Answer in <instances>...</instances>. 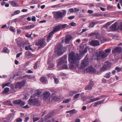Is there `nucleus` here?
I'll use <instances>...</instances> for the list:
<instances>
[{
	"mask_svg": "<svg viewBox=\"0 0 122 122\" xmlns=\"http://www.w3.org/2000/svg\"><path fill=\"white\" fill-rule=\"evenodd\" d=\"M111 49L109 48L105 50L104 51H101L95 53L93 55V58L94 60L99 61L103 59L107 56L108 54L111 52Z\"/></svg>",
	"mask_w": 122,
	"mask_h": 122,
	"instance_id": "nucleus-1",
	"label": "nucleus"
},
{
	"mask_svg": "<svg viewBox=\"0 0 122 122\" xmlns=\"http://www.w3.org/2000/svg\"><path fill=\"white\" fill-rule=\"evenodd\" d=\"M80 60L78 54L74 52H70L68 54V61L71 63H73L78 66Z\"/></svg>",
	"mask_w": 122,
	"mask_h": 122,
	"instance_id": "nucleus-2",
	"label": "nucleus"
},
{
	"mask_svg": "<svg viewBox=\"0 0 122 122\" xmlns=\"http://www.w3.org/2000/svg\"><path fill=\"white\" fill-rule=\"evenodd\" d=\"M67 55H65L59 60L57 65L58 67H59L60 65H62V66L63 69L68 68V66L67 65Z\"/></svg>",
	"mask_w": 122,
	"mask_h": 122,
	"instance_id": "nucleus-3",
	"label": "nucleus"
},
{
	"mask_svg": "<svg viewBox=\"0 0 122 122\" xmlns=\"http://www.w3.org/2000/svg\"><path fill=\"white\" fill-rule=\"evenodd\" d=\"M88 60V57L86 56L83 60L81 61L80 66L79 67L78 66V68L80 69H81L88 66L89 65Z\"/></svg>",
	"mask_w": 122,
	"mask_h": 122,
	"instance_id": "nucleus-4",
	"label": "nucleus"
},
{
	"mask_svg": "<svg viewBox=\"0 0 122 122\" xmlns=\"http://www.w3.org/2000/svg\"><path fill=\"white\" fill-rule=\"evenodd\" d=\"M66 11L65 10H63L62 11L57 12L54 14L55 17L57 19H61L64 15H66Z\"/></svg>",
	"mask_w": 122,
	"mask_h": 122,
	"instance_id": "nucleus-5",
	"label": "nucleus"
},
{
	"mask_svg": "<svg viewBox=\"0 0 122 122\" xmlns=\"http://www.w3.org/2000/svg\"><path fill=\"white\" fill-rule=\"evenodd\" d=\"M35 96L34 95L31 96V98L29 100L28 104L30 105H35L38 103L39 100L38 99L35 98L32 99V98H34Z\"/></svg>",
	"mask_w": 122,
	"mask_h": 122,
	"instance_id": "nucleus-6",
	"label": "nucleus"
},
{
	"mask_svg": "<svg viewBox=\"0 0 122 122\" xmlns=\"http://www.w3.org/2000/svg\"><path fill=\"white\" fill-rule=\"evenodd\" d=\"M118 24V22H117L112 24V25L109 27L110 30H109V31H113L119 30V27H118V26L117 27Z\"/></svg>",
	"mask_w": 122,
	"mask_h": 122,
	"instance_id": "nucleus-7",
	"label": "nucleus"
},
{
	"mask_svg": "<svg viewBox=\"0 0 122 122\" xmlns=\"http://www.w3.org/2000/svg\"><path fill=\"white\" fill-rule=\"evenodd\" d=\"M45 39L44 38L39 40L36 43L35 45L36 46H39V48H40L41 47H44V44L45 42Z\"/></svg>",
	"mask_w": 122,
	"mask_h": 122,
	"instance_id": "nucleus-8",
	"label": "nucleus"
},
{
	"mask_svg": "<svg viewBox=\"0 0 122 122\" xmlns=\"http://www.w3.org/2000/svg\"><path fill=\"white\" fill-rule=\"evenodd\" d=\"M26 82L25 80H24L21 82H18L15 85V88H21L25 85Z\"/></svg>",
	"mask_w": 122,
	"mask_h": 122,
	"instance_id": "nucleus-9",
	"label": "nucleus"
},
{
	"mask_svg": "<svg viewBox=\"0 0 122 122\" xmlns=\"http://www.w3.org/2000/svg\"><path fill=\"white\" fill-rule=\"evenodd\" d=\"M65 49V48L61 46H58L57 50V52L59 56L62 54L65 51H64Z\"/></svg>",
	"mask_w": 122,
	"mask_h": 122,
	"instance_id": "nucleus-10",
	"label": "nucleus"
},
{
	"mask_svg": "<svg viewBox=\"0 0 122 122\" xmlns=\"http://www.w3.org/2000/svg\"><path fill=\"white\" fill-rule=\"evenodd\" d=\"M51 95V93L49 91H46L44 92L42 95V99L46 100L49 98Z\"/></svg>",
	"mask_w": 122,
	"mask_h": 122,
	"instance_id": "nucleus-11",
	"label": "nucleus"
},
{
	"mask_svg": "<svg viewBox=\"0 0 122 122\" xmlns=\"http://www.w3.org/2000/svg\"><path fill=\"white\" fill-rule=\"evenodd\" d=\"M13 104L17 105H20V106H22L25 104V103L23 102L20 100H18L13 101Z\"/></svg>",
	"mask_w": 122,
	"mask_h": 122,
	"instance_id": "nucleus-12",
	"label": "nucleus"
},
{
	"mask_svg": "<svg viewBox=\"0 0 122 122\" xmlns=\"http://www.w3.org/2000/svg\"><path fill=\"white\" fill-rule=\"evenodd\" d=\"M94 85L93 81H90L89 84L85 87V90H91L92 89Z\"/></svg>",
	"mask_w": 122,
	"mask_h": 122,
	"instance_id": "nucleus-13",
	"label": "nucleus"
},
{
	"mask_svg": "<svg viewBox=\"0 0 122 122\" xmlns=\"http://www.w3.org/2000/svg\"><path fill=\"white\" fill-rule=\"evenodd\" d=\"M61 26L59 25L55 26L53 28V30L51 32L54 34L55 33L57 32L60 30Z\"/></svg>",
	"mask_w": 122,
	"mask_h": 122,
	"instance_id": "nucleus-14",
	"label": "nucleus"
},
{
	"mask_svg": "<svg viewBox=\"0 0 122 122\" xmlns=\"http://www.w3.org/2000/svg\"><path fill=\"white\" fill-rule=\"evenodd\" d=\"M14 115L13 113L8 114L6 118V119L8 122H11L14 118Z\"/></svg>",
	"mask_w": 122,
	"mask_h": 122,
	"instance_id": "nucleus-15",
	"label": "nucleus"
},
{
	"mask_svg": "<svg viewBox=\"0 0 122 122\" xmlns=\"http://www.w3.org/2000/svg\"><path fill=\"white\" fill-rule=\"evenodd\" d=\"M90 44L94 46H98L100 45L99 42L97 40H92L90 42Z\"/></svg>",
	"mask_w": 122,
	"mask_h": 122,
	"instance_id": "nucleus-16",
	"label": "nucleus"
},
{
	"mask_svg": "<svg viewBox=\"0 0 122 122\" xmlns=\"http://www.w3.org/2000/svg\"><path fill=\"white\" fill-rule=\"evenodd\" d=\"M53 34H54L51 32L46 35V40L48 42L51 40V38L52 37Z\"/></svg>",
	"mask_w": 122,
	"mask_h": 122,
	"instance_id": "nucleus-17",
	"label": "nucleus"
},
{
	"mask_svg": "<svg viewBox=\"0 0 122 122\" xmlns=\"http://www.w3.org/2000/svg\"><path fill=\"white\" fill-rule=\"evenodd\" d=\"M122 48L120 47H117L114 48L112 51V53L117 52H119L121 51Z\"/></svg>",
	"mask_w": 122,
	"mask_h": 122,
	"instance_id": "nucleus-18",
	"label": "nucleus"
},
{
	"mask_svg": "<svg viewBox=\"0 0 122 122\" xmlns=\"http://www.w3.org/2000/svg\"><path fill=\"white\" fill-rule=\"evenodd\" d=\"M86 71L88 72H94L96 71L94 68L92 66H89L86 68Z\"/></svg>",
	"mask_w": 122,
	"mask_h": 122,
	"instance_id": "nucleus-19",
	"label": "nucleus"
},
{
	"mask_svg": "<svg viewBox=\"0 0 122 122\" xmlns=\"http://www.w3.org/2000/svg\"><path fill=\"white\" fill-rule=\"evenodd\" d=\"M71 38V35H67L66 36L65 40V42L66 43V44H68Z\"/></svg>",
	"mask_w": 122,
	"mask_h": 122,
	"instance_id": "nucleus-20",
	"label": "nucleus"
},
{
	"mask_svg": "<svg viewBox=\"0 0 122 122\" xmlns=\"http://www.w3.org/2000/svg\"><path fill=\"white\" fill-rule=\"evenodd\" d=\"M47 62L49 64L48 68L51 70V68H53L54 66V64L53 63H51V61L50 59H49L47 60Z\"/></svg>",
	"mask_w": 122,
	"mask_h": 122,
	"instance_id": "nucleus-21",
	"label": "nucleus"
},
{
	"mask_svg": "<svg viewBox=\"0 0 122 122\" xmlns=\"http://www.w3.org/2000/svg\"><path fill=\"white\" fill-rule=\"evenodd\" d=\"M94 98V97L92 96H88L87 97V98L90 99H91V100L89 101L88 102V103H89L97 101L96 99V98Z\"/></svg>",
	"mask_w": 122,
	"mask_h": 122,
	"instance_id": "nucleus-22",
	"label": "nucleus"
},
{
	"mask_svg": "<svg viewBox=\"0 0 122 122\" xmlns=\"http://www.w3.org/2000/svg\"><path fill=\"white\" fill-rule=\"evenodd\" d=\"M99 22L98 21H96L92 22L90 24V25L89 26V27H93L94 25L99 23Z\"/></svg>",
	"mask_w": 122,
	"mask_h": 122,
	"instance_id": "nucleus-23",
	"label": "nucleus"
},
{
	"mask_svg": "<svg viewBox=\"0 0 122 122\" xmlns=\"http://www.w3.org/2000/svg\"><path fill=\"white\" fill-rule=\"evenodd\" d=\"M25 55L30 58H32L34 56V55L29 51H26L25 53Z\"/></svg>",
	"mask_w": 122,
	"mask_h": 122,
	"instance_id": "nucleus-24",
	"label": "nucleus"
},
{
	"mask_svg": "<svg viewBox=\"0 0 122 122\" xmlns=\"http://www.w3.org/2000/svg\"><path fill=\"white\" fill-rule=\"evenodd\" d=\"M108 67V66L105 64H104V65L100 69V71H106Z\"/></svg>",
	"mask_w": 122,
	"mask_h": 122,
	"instance_id": "nucleus-25",
	"label": "nucleus"
},
{
	"mask_svg": "<svg viewBox=\"0 0 122 122\" xmlns=\"http://www.w3.org/2000/svg\"><path fill=\"white\" fill-rule=\"evenodd\" d=\"M9 2L11 5L14 7H16L18 6V5L17 4L16 2L15 1H10Z\"/></svg>",
	"mask_w": 122,
	"mask_h": 122,
	"instance_id": "nucleus-26",
	"label": "nucleus"
},
{
	"mask_svg": "<svg viewBox=\"0 0 122 122\" xmlns=\"http://www.w3.org/2000/svg\"><path fill=\"white\" fill-rule=\"evenodd\" d=\"M105 99L102 100L98 101L95 103L94 106L95 107L97 106V105H99L100 104L102 103L105 100Z\"/></svg>",
	"mask_w": 122,
	"mask_h": 122,
	"instance_id": "nucleus-27",
	"label": "nucleus"
},
{
	"mask_svg": "<svg viewBox=\"0 0 122 122\" xmlns=\"http://www.w3.org/2000/svg\"><path fill=\"white\" fill-rule=\"evenodd\" d=\"M114 22V21H110L107 22L105 25L103 26L104 27H105L106 29H107L108 27L111 24L113 23Z\"/></svg>",
	"mask_w": 122,
	"mask_h": 122,
	"instance_id": "nucleus-28",
	"label": "nucleus"
},
{
	"mask_svg": "<svg viewBox=\"0 0 122 122\" xmlns=\"http://www.w3.org/2000/svg\"><path fill=\"white\" fill-rule=\"evenodd\" d=\"M87 47H86L83 51H80V54L81 55H84L87 52Z\"/></svg>",
	"mask_w": 122,
	"mask_h": 122,
	"instance_id": "nucleus-29",
	"label": "nucleus"
},
{
	"mask_svg": "<svg viewBox=\"0 0 122 122\" xmlns=\"http://www.w3.org/2000/svg\"><path fill=\"white\" fill-rule=\"evenodd\" d=\"M3 104L5 105H9L10 106H12V104L11 101H7L4 102L3 103Z\"/></svg>",
	"mask_w": 122,
	"mask_h": 122,
	"instance_id": "nucleus-30",
	"label": "nucleus"
},
{
	"mask_svg": "<svg viewBox=\"0 0 122 122\" xmlns=\"http://www.w3.org/2000/svg\"><path fill=\"white\" fill-rule=\"evenodd\" d=\"M24 77H27V78L29 79H31L34 78L35 77V76L31 75H26L23 76Z\"/></svg>",
	"mask_w": 122,
	"mask_h": 122,
	"instance_id": "nucleus-31",
	"label": "nucleus"
},
{
	"mask_svg": "<svg viewBox=\"0 0 122 122\" xmlns=\"http://www.w3.org/2000/svg\"><path fill=\"white\" fill-rule=\"evenodd\" d=\"M59 25L61 26V29H64L66 27H69V26L66 24H65L62 25L61 24H60Z\"/></svg>",
	"mask_w": 122,
	"mask_h": 122,
	"instance_id": "nucleus-32",
	"label": "nucleus"
},
{
	"mask_svg": "<svg viewBox=\"0 0 122 122\" xmlns=\"http://www.w3.org/2000/svg\"><path fill=\"white\" fill-rule=\"evenodd\" d=\"M46 80L47 78L46 77H42L40 78V81L43 83H45Z\"/></svg>",
	"mask_w": 122,
	"mask_h": 122,
	"instance_id": "nucleus-33",
	"label": "nucleus"
},
{
	"mask_svg": "<svg viewBox=\"0 0 122 122\" xmlns=\"http://www.w3.org/2000/svg\"><path fill=\"white\" fill-rule=\"evenodd\" d=\"M20 12V11L19 10H17L15 11L14 13L12 14V16H14L15 15H18L19 14Z\"/></svg>",
	"mask_w": 122,
	"mask_h": 122,
	"instance_id": "nucleus-34",
	"label": "nucleus"
},
{
	"mask_svg": "<svg viewBox=\"0 0 122 122\" xmlns=\"http://www.w3.org/2000/svg\"><path fill=\"white\" fill-rule=\"evenodd\" d=\"M17 44L18 46L19 47H21L22 46V44L23 42L21 40H19L17 42Z\"/></svg>",
	"mask_w": 122,
	"mask_h": 122,
	"instance_id": "nucleus-35",
	"label": "nucleus"
},
{
	"mask_svg": "<svg viewBox=\"0 0 122 122\" xmlns=\"http://www.w3.org/2000/svg\"><path fill=\"white\" fill-rule=\"evenodd\" d=\"M9 90L10 89L9 88L6 87L5 88L3 93H8L9 92Z\"/></svg>",
	"mask_w": 122,
	"mask_h": 122,
	"instance_id": "nucleus-36",
	"label": "nucleus"
},
{
	"mask_svg": "<svg viewBox=\"0 0 122 122\" xmlns=\"http://www.w3.org/2000/svg\"><path fill=\"white\" fill-rule=\"evenodd\" d=\"M53 79H54L55 83L57 84L58 83L59 81V80L57 78H56L55 76H54L53 77Z\"/></svg>",
	"mask_w": 122,
	"mask_h": 122,
	"instance_id": "nucleus-37",
	"label": "nucleus"
},
{
	"mask_svg": "<svg viewBox=\"0 0 122 122\" xmlns=\"http://www.w3.org/2000/svg\"><path fill=\"white\" fill-rule=\"evenodd\" d=\"M78 92V91L76 90L71 91L70 92V95L71 96H72L74 94L77 93Z\"/></svg>",
	"mask_w": 122,
	"mask_h": 122,
	"instance_id": "nucleus-38",
	"label": "nucleus"
},
{
	"mask_svg": "<svg viewBox=\"0 0 122 122\" xmlns=\"http://www.w3.org/2000/svg\"><path fill=\"white\" fill-rule=\"evenodd\" d=\"M111 73L110 72H109L108 73H107L104 76V77L107 78H109L110 76Z\"/></svg>",
	"mask_w": 122,
	"mask_h": 122,
	"instance_id": "nucleus-39",
	"label": "nucleus"
},
{
	"mask_svg": "<svg viewBox=\"0 0 122 122\" xmlns=\"http://www.w3.org/2000/svg\"><path fill=\"white\" fill-rule=\"evenodd\" d=\"M40 63V61H37L34 65V68L36 69L37 68V65L39 64Z\"/></svg>",
	"mask_w": 122,
	"mask_h": 122,
	"instance_id": "nucleus-40",
	"label": "nucleus"
},
{
	"mask_svg": "<svg viewBox=\"0 0 122 122\" xmlns=\"http://www.w3.org/2000/svg\"><path fill=\"white\" fill-rule=\"evenodd\" d=\"M80 94L79 93H78L77 94H76L73 97V99L74 100H76V99L78 98L79 97L80 95Z\"/></svg>",
	"mask_w": 122,
	"mask_h": 122,
	"instance_id": "nucleus-41",
	"label": "nucleus"
},
{
	"mask_svg": "<svg viewBox=\"0 0 122 122\" xmlns=\"http://www.w3.org/2000/svg\"><path fill=\"white\" fill-rule=\"evenodd\" d=\"M41 94V92L39 90H37L36 91V93H35L36 96L38 97Z\"/></svg>",
	"mask_w": 122,
	"mask_h": 122,
	"instance_id": "nucleus-42",
	"label": "nucleus"
},
{
	"mask_svg": "<svg viewBox=\"0 0 122 122\" xmlns=\"http://www.w3.org/2000/svg\"><path fill=\"white\" fill-rule=\"evenodd\" d=\"M104 96H100L98 97L95 98L96 100L97 101L98 100H99L101 99H102L104 98Z\"/></svg>",
	"mask_w": 122,
	"mask_h": 122,
	"instance_id": "nucleus-43",
	"label": "nucleus"
},
{
	"mask_svg": "<svg viewBox=\"0 0 122 122\" xmlns=\"http://www.w3.org/2000/svg\"><path fill=\"white\" fill-rule=\"evenodd\" d=\"M71 100V99H66L64 101H63L62 102H63V103H68Z\"/></svg>",
	"mask_w": 122,
	"mask_h": 122,
	"instance_id": "nucleus-44",
	"label": "nucleus"
},
{
	"mask_svg": "<svg viewBox=\"0 0 122 122\" xmlns=\"http://www.w3.org/2000/svg\"><path fill=\"white\" fill-rule=\"evenodd\" d=\"M60 4H57L56 5H55L53 6H50V8H58L60 6Z\"/></svg>",
	"mask_w": 122,
	"mask_h": 122,
	"instance_id": "nucleus-45",
	"label": "nucleus"
},
{
	"mask_svg": "<svg viewBox=\"0 0 122 122\" xmlns=\"http://www.w3.org/2000/svg\"><path fill=\"white\" fill-rule=\"evenodd\" d=\"M4 52L6 53H8L9 52V50L6 47H4L3 49Z\"/></svg>",
	"mask_w": 122,
	"mask_h": 122,
	"instance_id": "nucleus-46",
	"label": "nucleus"
},
{
	"mask_svg": "<svg viewBox=\"0 0 122 122\" xmlns=\"http://www.w3.org/2000/svg\"><path fill=\"white\" fill-rule=\"evenodd\" d=\"M22 121V119L20 118H17L15 119V121L16 122H21Z\"/></svg>",
	"mask_w": 122,
	"mask_h": 122,
	"instance_id": "nucleus-47",
	"label": "nucleus"
},
{
	"mask_svg": "<svg viewBox=\"0 0 122 122\" xmlns=\"http://www.w3.org/2000/svg\"><path fill=\"white\" fill-rule=\"evenodd\" d=\"M32 119L33 122H35L38 120L39 119V118L38 117H34Z\"/></svg>",
	"mask_w": 122,
	"mask_h": 122,
	"instance_id": "nucleus-48",
	"label": "nucleus"
},
{
	"mask_svg": "<svg viewBox=\"0 0 122 122\" xmlns=\"http://www.w3.org/2000/svg\"><path fill=\"white\" fill-rule=\"evenodd\" d=\"M37 0H33L31 1L30 3V5H32V4H36L37 2L36 1Z\"/></svg>",
	"mask_w": 122,
	"mask_h": 122,
	"instance_id": "nucleus-49",
	"label": "nucleus"
},
{
	"mask_svg": "<svg viewBox=\"0 0 122 122\" xmlns=\"http://www.w3.org/2000/svg\"><path fill=\"white\" fill-rule=\"evenodd\" d=\"M69 24L72 26H75L76 25V24L73 22H71Z\"/></svg>",
	"mask_w": 122,
	"mask_h": 122,
	"instance_id": "nucleus-50",
	"label": "nucleus"
},
{
	"mask_svg": "<svg viewBox=\"0 0 122 122\" xmlns=\"http://www.w3.org/2000/svg\"><path fill=\"white\" fill-rule=\"evenodd\" d=\"M72 64V63H70V64H69V68L71 69H73L74 68V66Z\"/></svg>",
	"mask_w": 122,
	"mask_h": 122,
	"instance_id": "nucleus-51",
	"label": "nucleus"
},
{
	"mask_svg": "<svg viewBox=\"0 0 122 122\" xmlns=\"http://www.w3.org/2000/svg\"><path fill=\"white\" fill-rule=\"evenodd\" d=\"M120 68L118 67H117L115 68V70L117 71L118 72H119L121 71Z\"/></svg>",
	"mask_w": 122,
	"mask_h": 122,
	"instance_id": "nucleus-52",
	"label": "nucleus"
},
{
	"mask_svg": "<svg viewBox=\"0 0 122 122\" xmlns=\"http://www.w3.org/2000/svg\"><path fill=\"white\" fill-rule=\"evenodd\" d=\"M80 9L76 8H74V12L76 13L79 11Z\"/></svg>",
	"mask_w": 122,
	"mask_h": 122,
	"instance_id": "nucleus-53",
	"label": "nucleus"
},
{
	"mask_svg": "<svg viewBox=\"0 0 122 122\" xmlns=\"http://www.w3.org/2000/svg\"><path fill=\"white\" fill-rule=\"evenodd\" d=\"M103 16L105 17H110V15L108 14L105 13L103 14Z\"/></svg>",
	"mask_w": 122,
	"mask_h": 122,
	"instance_id": "nucleus-54",
	"label": "nucleus"
},
{
	"mask_svg": "<svg viewBox=\"0 0 122 122\" xmlns=\"http://www.w3.org/2000/svg\"><path fill=\"white\" fill-rule=\"evenodd\" d=\"M92 16L94 17H99V14L97 13H94L92 14Z\"/></svg>",
	"mask_w": 122,
	"mask_h": 122,
	"instance_id": "nucleus-55",
	"label": "nucleus"
},
{
	"mask_svg": "<svg viewBox=\"0 0 122 122\" xmlns=\"http://www.w3.org/2000/svg\"><path fill=\"white\" fill-rule=\"evenodd\" d=\"M9 30L13 32H15V30L14 29L13 27L12 26H10L9 29Z\"/></svg>",
	"mask_w": 122,
	"mask_h": 122,
	"instance_id": "nucleus-56",
	"label": "nucleus"
},
{
	"mask_svg": "<svg viewBox=\"0 0 122 122\" xmlns=\"http://www.w3.org/2000/svg\"><path fill=\"white\" fill-rule=\"evenodd\" d=\"M31 20L32 21L35 22L36 21V17L35 16H32V17L31 18Z\"/></svg>",
	"mask_w": 122,
	"mask_h": 122,
	"instance_id": "nucleus-57",
	"label": "nucleus"
},
{
	"mask_svg": "<svg viewBox=\"0 0 122 122\" xmlns=\"http://www.w3.org/2000/svg\"><path fill=\"white\" fill-rule=\"evenodd\" d=\"M70 112L73 114L76 113V110L75 109H73L70 111Z\"/></svg>",
	"mask_w": 122,
	"mask_h": 122,
	"instance_id": "nucleus-58",
	"label": "nucleus"
},
{
	"mask_svg": "<svg viewBox=\"0 0 122 122\" xmlns=\"http://www.w3.org/2000/svg\"><path fill=\"white\" fill-rule=\"evenodd\" d=\"M26 72L28 73H33V71L31 70H29L28 71H26Z\"/></svg>",
	"mask_w": 122,
	"mask_h": 122,
	"instance_id": "nucleus-59",
	"label": "nucleus"
},
{
	"mask_svg": "<svg viewBox=\"0 0 122 122\" xmlns=\"http://www.w3.org/2000/svg\"><path fill=\"white\" fill-rule=\"evenodd\" d=\"M5 118H3L2 119L1 122H8L7 120H6Z\"/></svg>",
	"mask_w": 122,
	"mask_h": 122,
	"instance_id": "nucleus-60",
	"label": "nucleus"
},
{
	"mask_svg": "<svg viewBox=\"0 0 122 122\" xmlns=\"http://www.w3.org/2000/svg\"><path fill=\"white\" fill-rule=\"evenodd\" d=\"M22 52H21L20 53H18L17 54L16 56V57L17 58L19 57L22 54Z\"/></svg>",
	"mask_w": 122,
	"mask_h": 122,
	"instance_id": "nucleus-61",
	"label": "nucleus"
},
{
	"mask_svg": "<svg viewBox=\"0 0 122 122\" xmlns=\"http://www.w3.org/2000/svg\"><path fill=\"white\" fill-rule=\"evenodd\" d=\"M24 29H30V25H27L25 26Z\"/></svg>",
	"mask_w": 122,
	"mask_h": 122,
	"instance_id": "nucleus-62",
	"label": "nucleus"
},
{
	"mask_svg": "<svg viewBox=\"0 0 122 122\" xmlns=\"http://www.w3.org/2000/svg\"><path fill=\"white\" fill-rule=\"evenodd\" d=\"M118 27H119V29L122 30V22L120 23V26H118Z\"/></svg>",
	"mask_w": 122,
	"mask_h": 122,
	"instance_id": "nucleus-63",
	"label": "nucleus"
},
{
	"mask_svg": "<svg viewBox=\"0 0 122 122\" xmlns=\"http://www.w3.org/2000/svg\"><path fill=\"white\" fill-rule=\"evenodd\" d=\"M10 87L11 89L12 90H13L14 89V86L13 84H10Z\"/></svg>",
	"mask_w": 122,
	"mask_h": 122,
	"instance_id": "nucleus-64",
	"label": "nucleus"
}]
</instances>
